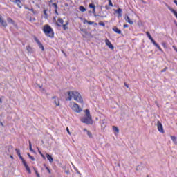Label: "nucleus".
Here are the masks:
<instances>
[{
    "instance_id": "393cba45",
    "label": "nucleus",
    "mask_w": 177,
    "mask_h": 177,
    "mask_svg": "<svg viewBox=\"0 0 177 177\" xmlns=\"http://www.w3.org/2000/svg\"><path fill=\"white\" fill-rule=\"evenodd\" d=\"M169 10L175 15V17L177 19V12L175 11V10H174V9H169Z\"/></svg>"
},
{
    "instance_id": "13d9d810",
    "label": "nucleus",
    "mask_w": 177,
    "mask_h": 177,
    "mask_svg": "<svg viewBox=\"0 0 177 177\" xmlns=\"http://www.w3.org/2000/svg\"><path fill=\"white\" fill-rule=\"evenodd\" d=\"M0 102H1V103L2 102L1 98H0Z\"/></svg>"
},
{
    "instance_id": "052dcab7",
    "label": "nucleus",
    "mask_w": 177,
    "mask_h": 177,
    "mask_svg": "<svg viewBox=\"0 0 177 177\" xmlns=\"http://www.w3.org/2000/svg\"><path fill=\"white\" fill-rule=\"evenodd\" d=\"M97 23H95V26H97Z\"/></svg>"
},
{
    "instance_id": "8fccbe9b",
    "label": "nucleus",
    "mask_w": 177,
    "mask_h": 177,
    "mask_svg": "<svg viewBox=\"0 0 177 177\" xmlns=\"http://www.w3.org/2000/svg\"><path fill=\"white\" fill-rule=\"evenodd\" d=\"M30 150L31 151H33L32 147H30Z\"/></svg>"
},
{
    "instance_id": "ea45409f",
    "label": "nucleus",
    "mask_w": 177,
    "mask_h": 177,
    "mask_svg": "<svg viewBox=\"0 0 177 177\" xmlns=\"http://www.w3.org/2000/svg\"><path fill=\"white\" fill-rule=\"evenodd\" d=\"M46 169L48 171V172L49 174H51L50 169H49L48 167H46Z\"/></svg>"
},
{
    "instance_id": "e433bc0d",
    "label": "nucleus",
    "mask_w": 177,
    "mask_h": 177,
    "mask_svg": "<svg viewBox=\"0 0 177 177\" xmlns=\"http://www.w3.org/2000/svg\"><path fill=\"white\" fill-rule=\"evenodd\" d=\"M95 24L94 21H88V25H93V24Z\"/></svg>"
},
{
    "instance_id": "79ce46f5",
    "label": "nucleus",
    "mask_w": 177,
    "mask_h": 177,
    "mask_svg": "<svg viewBox=\"0 0 177 177\" xmlns=\"http://www.w3.org/2000/svg\"><path fill=\"white\" fill-rule=\"evenodd\" d=\"M173 48H174V50H176V52L177 53V48L175 47V46H173Z\"/></svg>"
},
{
    "instance_id": "3c124183",
    "label": "nucleus",
    "mask_w": 177,
    "mask_h": 177,
    "mask_svg": "<svg viewBox=\"0 0 177 177\" xmlns=\"http://www.w3.org/2000/svg\"><path fill=\"white\" fill-rule=\"evenodd\" d=\"M25 9H26V10H30V9H29L28 7H25Z\"/></svg>"
},
{
    "instance_id": "5fc2aeb1",
    "label": "nucleus",
    "mask_w": 177,
    "mask_h": 177,
    "mask_svg": "<svg viewBox=\"0 0 177 177\" xmlns=\"http://www.w3.org/2000/svg\"><path fill=\"white\" fill-rule=\"evenodd\" d=\"M174 24H176V26L177 27V22L174 21Z\"/></svg>"
},
{
    "instance_id": "f704fd0d",
    "label": "nucleus",
    "mask_w": 177,
    "mask_h": 177,
    "mask_svg": "<svg viewBox=\"0 0 177 177\" xmlns=\"http://www.w3.org/2000/svg\"><path fill=\"white\" fill-rule=\"evenodd\" d=\"M162 46L164 48H167V44L165 43V42L162 43Z\"/></svg>"
},
{
    "instance_id": "864d4df0",
    "label": "nucleus",
    "mask_w": 177,
    "mask_h": 177,
    "mask_svg": "<svg viewBox=\"0 0 177 177\" xmlns=\"http://www.w3.org/2000/svg\"><path fill=\"white\" fill-rule=\"evenodd\" d=\"M53 21H56V18L55 17L53 18Z\"/></svg>"
},
{
    "instance_id": "58836bf2",
    "label": "nucleus",
    "mask_w": 177,
    "mask_h": 177,
    "mask_svg": "<svg viewBox=\"0 0 177 177\" xmlns=\"http://www.w3.org/2000/svg\"><path fill=\"white\" fill-rule=\"evenodd\" d=\"M88 21H87L86 19L84 20V22H83L84 24H88Z\"/></svg>"
},
{
    "instance_id": "423d86ee",
    "label": "nucleus",
    "mask_w": 177,
    "mask_h": 177,
    "mask_svg": "<svg viewBox=\"0 0 177 177\" xmlns=\"http://www.w3.org/2000/svg\"><path fill=\"white\" fill-rule=\"evenodd\" d=\"M146 35H147V36L148 37V38L151 41V42L153 44V45L158 48L159 52L163 53L162 49L161 48V47L160 46V45L158 44L155 41V40L152 38V37L151 36L149 32H148V31L146 32Z\"/></svg>"
},
{
    "instance_id": "a19ab883",
    "label": "nucleus",
    "mask_w": 177,
    "mask_h": 177,
    "mask_svg": "<svg viewBox=\"0 0 177 177\" xmlns=\"http://www.w3.org/2000/svg\"><path fill=\"white\" fill-rule=\"evenodd\" d=\"M124 28H129V25L127 24H124Z\"/></svg>"
},
{
    "instance_id": "6ab92c4d",
    "label": "nucleus",
    "mask_w": 177,
    "mask_h": 177,
    "mask_svg": "<svg viewBox=\"0 0 177 177\" xmlns=\"http://www.w3.org/2000/svg\"><path fill=\"white\" fill-rule=\"evenodd\" d=\"M7 22L12 25L15 24V21L12 18H10V17L7 18Z\"/></svg>"
},
{
    "instance_id": "20e7f679",
    "label": "nucleus",
    "mask_w": 177,
    "mask_h": 177,
    "mask_svg": "<svg viewBox=\"0 0 177 177\" xmlns=\"http://www.w3.org/2000/svg\"><path fill=\"white\" fill-rule=\"evenodd\" d=\"M69 107L75 112V113H81L82 111V109L75 102H71L69 103Z\"/></svg>"
},
{
    "instance_id": "680f3d73",
    "label": "nucleus",
    "mask_w": 177,
    "mask_h": 177,
    "mask_svg": "<svg viewBox=\"0 0 177 177\" xmlns=\"http://www.w3.org/2000/svg\"><path fill=\"white\" fill-rule=\"evenodd\" d=\"M175 1H176V0L174 1V3H175Z\"/></svg>"
},
{
    "instance_id": "2f4dec72",
    "label": "nucleus",
    "mask_w": 177,
    "mask_h": 177,
    "mask_svg": "<svg viewBox=\"0 0 177 177\" xmlns=\"http://www.w3.org/2000/svg\"><path fill=\"white\" fill-rule=\"evenodd\" d=\"M168 69L167 66H166L164 69H162V71H160L161 73H165L167 71V70Z\"/></svg>"
},
{
    "instance_id": "37998d69",
    "label": "nucleus",
    "mask_w": 177,
    "mask_h": 177,
    "mask_svg": "<svg viewBox=\"0 0 177 177\" xmlns=\"http://www.w3.org/2000/svg\"><path fill=\"white\" fill-rule=\"evenodd\" d=\"M105 8H106V10H109V9H110V8H109L108 6H105Z\"/></svg>"
},
{
    "instance_id": "4468645a",
    "label": "nucleus",
    "mask_w": 177,
    "mask_h": 177,
    "mask_svg": "<svg viewBox=\"0 0 177 177\" xmlns=\"http://www.w3.org/2000/svg\"><path fill=\"white\" fill-rule=\"evenodd\" d=\"M46 157L47 158L48 160L52 163L53 162V158L51 155L49 153H46Z\"/></svg>"
},
{
    "instance_id": "a18cd8bd",
    "label": "nucleus",
    "mask_w": 177,
    "mask_h": 177,
    "mask_svg": "<svg viewBox=\"0 0 177 177\" xmlns=\"http://www.w3.org/2000/svg\"><path fill=\"white\" fill-rule=\"evenodd\" d=\"M29 146H30V148L32 147V144H31V142H30V141H29Z\"/></svg>"
},
{
    "instance_id": "9d476101",
    "label": "nucleus",
    "mask_w": 177,
    "mask_h": 177,
    "mask_svg": "<svg viewBox=\"0 0 177 177\" xmlns=\"http://www.w3.org/2000/svg\"><path fill=\"white\" fill-rule=\"evenodd\" d=\"M64 23V21L63 20V19L62 18H59L57 19V21L56 22V25L58 26V27H62L63 26Z\"/></svg>"
},
{
    "instance_id": "e2e57ef3",
    "label": "nucleus",
    "mask_w": 177,
    "mask_h": 177,
    "mask_svg": "<svg viewBox=\"0 0 177 177\" xmlns=\"http://www.w3.org/2000/svg\"><path fill=\"white\" fill-rule=\"evenodd\" d=\"M147 177H149V176H147Z\"/></svg>"
},
{
    "instance_id": "f3484780",
    "label": "nucleus",
    "mask_w": 177,
    "mask_h": 177,
    "mask_svg": "<svg viewBox=\"0 0 177 177\" xmlns=\"http://www.w3.org/2000/svg\"><path fill=\"white\" fill-rule=\"evenodd\" d=\"M114 11H115V13L118 14V17H122V10L121 8H119L118 10H114Z\"/></svg>"
},
{
    "instance_id": "473e14b6",
    "label": "nucleus",
    "mask_w": 177,
    "mask_h": 177,
    "mask_svg": "<svg viewBox=\"0 0 177 177\" xmlns=\"http://www.w3.org/2000/svg\"><path fill=\"white\" fill-rule=\"evenodd\" d=\"M35 172L36 173V176L37 177H41L39 172L36 169H35Z\"/></svg>"
},
{
    "instance_id": "a211bd4d",
    "label": "nucleus",
    "mask_w": 177,
    "mask_h": 177,
    "mask_svg": "<svg viewBox=\"0 0 177 177\" xmlns=\"http://www.w3.org/2000/svg\"><path fill=\"white\" fill-rule=\"evenodd\" d=\"M89 8L93 9V11H92L93 13L94 14L96 13L95 6L93 3L89 4Z\"/></svg>"
},
{
    "instance_id": "4d7b16f0",
    "label": "nucleus",
    "mask_w": 177,
    "mask_h": 177,
    "mask_svg": "<svg viewBox=\"0 0 177 177\" xmlns=\"http://www.w3.org/2000/svg\"><path fill=\"white\" fill-rule=\"evenodd\" d=\"M29 10H30V11H33V9L32 8V9H30Z\"/></svg>"
},
{
    "instance_id": "5701e85b",
    "label": "nucleus",
    "mask_w": 177,
    "mask_h": 177,
    "mask_svg": "<svg viewBox=\"0 0 177 177\" xmlns=\"http://www.w3.org/2000/svg\"><path fill=\"white\" fill-rule=\"evenodd\" d=\"M39 155L41 156V158L44 159V160H46V158L45 156V155L44 153H42L41 151H39Z\"/></svg>"
},
{
    "instance_id": "2eb2a0df",
    "label": "nucleus",
    "mask_w": 177,
    "mask_h": 177,
    "mask_svg": "<svg viewBox=\"0 0 177 177\" xmlns=\"http://www.w3.org/2000/svg\"><path fill=\"white\" fill-rule=\"evenodd\" d=\"M53 100H55L54 103L55 104L56 106H59V98H57V97H52Z\"/></svg>"
},
{
    "instance_id": "7c9ffc66",
    "label": "nucleus",
    "mask_w": 177,
    "mask_h": 177,
    "mask_svg": "<svg viewBox=\"0 0 177 177\" xmlns=\"http://www.w3.org/2000/svg\"><path fill=\"white\" fill-rule=\"evenodd\" d=\"M87 135L88 136L89 138H92L93 137L92 133L89 131H87Z\"/></svg>"
},
{
    "instance_id": "39448f33",
    "label": "nucleus",
    "mask_w": 177,
    "mask_h": 177,
    "mask_svg": "<svg viewBox=\"0 0 177 177\" xmlns=\"http://www.w3.org/2000/svg\"><path fill=\"white\" fill-rule=\"evenodd\" d=\"M15 151H16L17 154L18 155V156L19 157V158L21 160L22 163L24 165V167H25L26 169L27 170V171L28 172V174H31V171H30V167H28L26 160H24V159L23 158V157L21 155L20 149H15Z\"/></svg>"
},
{
    "instance_id": "c756f323",
    "label": "nucleus",
    "mask_w": 177,
    "mask_h": 177,
    "mask_svg": "<svg viewBox=\"0 0 177 177\" xmlns=\"http://www.w3.org/2000/svg\"><path fill=\"white\" fill-rule=\"evenodd\" d=\"M52 6L55 8V10L57 9V5L56 4V3H53Z\"/></svg>"
},
{
    "instance_id": "de8ad7c7",
    "label": "nucleus",
    "mask_w": 177,
    "mask_h": 177,
    "mask_svg": "<svg viewBox=\"0 0 177 177\" xmlns=\"http://www.w3.org/2000/svg\"><path fill=\"white\" fill-rule=\"evenodd\" d=\"M125 86H126V88H129L128 84H125Z\"/></svg>"
},
{
    "instance_id": "aec40b11",
    "label": "nucleus",
    "mask_w": 177,
    "mask_h": 177,
    "mask_svg": "<svg viewBox=\"0 0 177 177\" xmlns=\"http://www.w3.org/2000/svg\"><path fill=\"white\" fill-rule=\"evenodd\" d=\"M26 49L29 53H33V48L30 46H28Z\"/></svg>"
},
{
    "instance_id": "dca6fc26",
    "label": "nucleus",
    "mask_w": 177,
    "mask_h": 177,
    "mask_svg": "<svg viewBox=\"0 0 177 177\" xmlns=\"http://www.w3.org/2000/svg\"><path fill=\"white\" fill-rule=\"evenodd\" d=\"M113 30L117 34L120 35L122 33L121 30H120L117 26H114L113 28Z\"/></svg>"
},
{
    "instance_id": "4c0bfd02",
    "label": "nucleus",
    "mask_w": 177,
    "mask_h": 177,
    "mask_svg": "<svg viewBox=\"0 0 177 177\" xmlns=\"http://www.w3.org/2000/svg\"><path fill=\"white\" fill-rule=\"evenodd\" d=\"M66 131H67L68 134H69V135L71 134V132H70V130H69L68 127H66Z\"/></svg>"
},
{
    "instance_id": "f03ea898",
    "label": "nucleus",
    "mask_w": 177,
    "mask_h": 177,
    "mask_svg": "<svg viewBox=\"0 0 177 177\" xmlns=\"http://www.w3.org/2000/svg\"><path fill=\"white\" fill-rule=\"evenodd\" d=\"M42 31L45 36L48 38L53 39L55 37V32L53 28L49 24H45L42 27Z\"/></svg>"
},
{
    "instance_id": "4be33fe9",
    "label": "nucleus",
    "mask_w": 177,
    "mask_h": 177,
    "mask_svg": "<svg viewBox=\"0 0 177 177\" xmlns=\"http://www.w3.org/2000/svg\"><path fill=\"white\" fill-rule=\"evenodd\" d=\"M79 10H80L81 12H85V11L86 10V9L85 8H84L82 6H81L79 7Z\"/></svg>"
},
{
    "instance_id": "603ef678",
    "label": "nucleus",
    "mask_w": 177,
    "mask_h": 177,
    "mask_svg": "<svg viewBox=\"0 0 177 177\" xmlns=\"http://www.w3.org/2000/svg\"><path fill=\"white\" fill-rule=\"evenodd\" d=\"M55 13L58 15V12L57 11V9H55Z\"/></svg>"
},
{
    "instance_id": "f257e3e1",
    "label": "nucleus",
    "mask_w": 177,
    "mask_h": 177,
    "mask_svg": "<svg viewBox=\"0 0 177 177\" xmlns=\"http://www.w3.org/2000/svg\"><path fill=\"white\" fill-rule=\"evenodd\" d=\"M66 94L68 95L66 101H71L73 98V100L78 103L82 104L84 102L82 95H81L80 93L77 91H67Z\"/></svg>"
},
{
    "instance_id": "ddd939ff",
    "label": "nucleus",
    "mask_w": 177,
    "mask_h": 177,
    "mask_svg": "<svg viewBox=\"0 0 177 177\" xmlns=\"http://www.w3.org/2000/svg\"><path fill=\"white\" fill-rule=\"evenodd\" d=\"M68 24H69V21H65V24H63L62 27H63L64 30H68Z\"/></svg>"
},
{
    "instance_id": "6e6d98bb",
    "label": "nucleus",
    "mask_w": 177,
    "mask_h": 177,
    "mask_svg": "<svg viewBox=\"0 0 177 177\" xmlns=\"http://www.w3.org/2000/svg\"><path fill=\"white\" fill-rule=\"evenodd\" d=\"M17 6H18V7L21 8V7L20 6V5H19V3H17Z\"/></svg>"
},
{
    "instance_id": "bf43d9fd",
    "label": "nucleus",
    "mask_w": 177,
    "mask_h": 177,
    "mask_svg": "<svg viewBox=\"0 0 177 177\" xmlns=\"http://www.w3.org/2000/svg\"><path fill=\"white\" fill-rule=\"evenodd\" d=\"M108 1H109V2H111V0H108Z\"/></svg>"
},
{
    "instance_id": "412c9836",
    "label": "nucleus",
    "mask_w": 177,
    "mask_h": 177,
    "mask_svg": "<svg viewBox=\"0 0 177 177\" xmlns=\"http://www.w3.org/2000/svg\"><path fill=\"white\" fill-rule=\"evenodd\" d=\"M171 139L172 140V141L174 142V143L175 145H177V140H176V137L174 136H170Z\"/></svg>"
},
{
    "instance_id": "9b49d317",
    "label": "nucleus",
    "mask_w": 177,
    "mask_h": 177,
    "mask_svg": "<svg viewBox=\"0 0 177 177\" xmlns=\"http://www.w3.org/2000/svg\"><path fill=\"white\" fill-rule=\"evenodd\" d=\"M0 24H1V26H3V27L8 26V24L6 23V21H5L3 19L2 16L1 15H0Z\"/></svg>"
},
{
    "instance_id": "7ed1b4c3",
    "label": "nucleus",
    "mask_w": 177,
    "mask_h": 177,
    "mask_svg": "<svg viewBox=\"0 0 177 177\" xmlns=\"http://www.w3.org/2000/svg\"><path fill=\"white\" fill-rule=\"evenodd\" d=\"M80 121L86 124H93V121L92 120V116L91 115L90 111L88 109L85 110V116L80 119Z\"/></svg>"
},
{
    "instance_id": "c85d7f7f",
    "label": "nucleus",
    "mask_w": 177,
    "mask_h": 177,
    "mask_svg": "<svg viewBox=\"0 0 177 177\" xmlns=\"http://www.w3.org/2000/svg\"><path fill=\"white\" fill-rule=\"evenodd\" d=\"M28 156L32 160L35 161V158L33 156H32L30 153H28Z\"/></svg>"
},
{
    "instance_id": "0eeeda50",
    "label": "nucleus",
    "mask_w": 177,
    "mask_h": 177,
    "mask_svg": "<svg viewBox=\"0 0 177 177\" xmlns=\"http://www.w3.org/2000/svg\"><path fill=\"white\" fill-rule=\"evenodd\" d=\"M34 39H35V41H36V43L38 44L39 49H41V50L43 52H44L45 48H44V45L41 44V42L36 37H35Z\"/></svg>"
},
{
    "instance_id": "bb28decb",
    "label": "nucleus",
    "mask_w": 177,
    "mask_h": 177,
    "mask_svg": "<svg viewBox=\"0 0 177 177\" xmlns=\"http://www.w3.org/2000/svg\"><path fill=\"white\" fill-rule=\"evenodd\" d=\"M11 2L14 3H21L20 0H12Z\"/></svg>"
},
{
    "instance_id": "09e8293b",
    "label": "nucleus",
    "mask_w": 177,
    "mask_h": 177,
    "mask_svg": "<svg viewBox=\"0 0 177 177\" xmlns=\"http://www.w3.org/2000/svg\"><path fill=\"white\" fill-rule=\"evenodd\" d=\"M174 3L177 6V1L176 0L174 1Z\"/></svg>"
},
{
    "instance_id": "cd10ccee",
    "label": "nucleus",
    "mask_w": 177,
    "mask_h": 177,
    "mask_svg": "<svg viewBox=\"0 0 177 177\" xmlns=\"http://www.w3.org/2000/svg\"><path fill=\"white\" fill-rule=\"evenodd\" d=\"M98 25L101 26H103V27H105V24L104 22H102V21H100L98 23Z\"/></svg>"
},
{
    "instance_id": "a878e982",
    "label": "nucleus",
    "mask_w": 177,
    "mask_h": 177,
    "mask_svg": "<svg viewBox=\"0 0 177 177\" xmlns=\"http://www.w3.org/2000/svg\"><path fill=\"white\" fill-rule=\"evenodd\" d=\"M47 10H44V14L45 15V19H48V14H47Z\"/></svg>"
},
{
    "instance_id": "49530a36",
    "label": "nucleus",
    "mask_w": 177,
    "mask_h": 177,
    "mask_svg": "<svg viewBox=\"0 0 177 177\" xmlns=\"http://www.w3.org/2000/svg\"><path fill=\"white\" fill-rule=\"evenodd\" d=\"M10 158L11 159H14V156H13L12 155H10Z\"/></svg>"
},
{
    "instance_id": "1a4fd4ad",
    "label": "nucleus",
    "mask_w": 177,
    "mask_h": 177,
    "mask_svg": "<svg viewBox=\"0 0 177 177\" xmlns=\"http://www.w3.org/2000/svg\"><path fill=\"white\" fill-rule=\"evenodd\" d=\"M105 44L109 48V49H111V50H114V46H113V44L109 41V39H105Z\"/></svg>"
},
{
    "instance_id": "c03bdc74",
    "label": "nucleus",
    "mask_w": 177,
    "mask_h": 177,
    "mask_svg": "<svg viewBox=\"0 0 177 177\" xmlns=\"http://www.w3.org/2000/svg\"><path fill=\"white\" fill-rule=\"evenodd\" d=\"M83 131H84V132H86V133H87V131H88V130H87V129H84Z\"/></svg>"
},
{
    "instance_id": "b1692460",
    "label": "nucleus",
    "mask_w": 177,
    "mask_h": 177,
    "mask_svg": "<svg viewBox=\"0 0 177 177\" xmlns=\"http://www.w3.org/2000/svg\"><path fill=\"white\" fill-rule=\"evenodd\" d=\"M112 129H113V130L114 131H115L116 133H119V129H118L117 127L113 126Z\"/></svg>"
},
{
    "instance_id": "6e6552de",
    "label": "nucleus",
    "mask_w": 177,
    "mask_h": 177,
    "mask_svg": "<svg viewBox=\"0 0 177 177\" xmlns=\"http://www.w3.org/2000/svg\"><path fill=\"white\" fill-rule=\"evenodd\" d=\"M157 127H158V131H159V132H160L161 133H165V130L163 129V125H162V124L161 123L160 121H158Z\"/></svg>"
},
{
    "instance_id": "c9c22d12",
    "label": "nucleus",
    "mask_w": 177,
    "mask_h": 177,
    "mask_svg": "<svg viewBox=\"0 0 177 177\" xmlns=\"http://www.w3.org/2000/svg\"><path fill=\"white\" fill-rule=\"evenodd\" d=\"M109 5L111 7H114V6L113 5V3L111 2V1L109 2Z\"/></svg>"
},
{
    "instance_id": "f8f14e48",
    "label": "nucleus",
    "mask_w": 177,
    "mask_h": 177,
    "mask_svg": "<svg viewBox=\"0 0 177 177\" xmlns=\"http://www.w3.org/2000/svg\"><path fill=\"white\" fill-rule=\"evenodd\" d=\"M124 19H125L126 22L129 23L130 25L133 24V21L132 20H131L130 17L128 15L125 16Z\"/></svg>"
},
{
    "instance_id": "72a5a7b5",
    "label": "nucleus",
    "mask_w": 177,
    "mask_h": 177,
    "mask_svg": "<svg viewBox=\"0 0 177 177\" xmlns=\"http://www.w3.org/2000/svg\"><path fill=\"white\" fill-rule=\"evenodd\" d=\"M33 21H35V18L30 17V22H33Z\"/></svg>"
}]
</instances>
